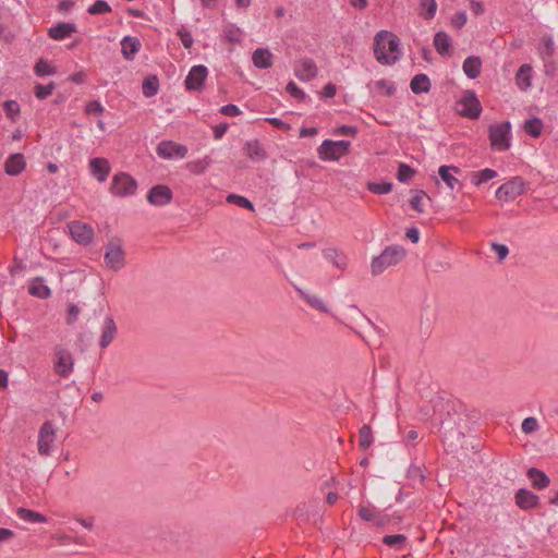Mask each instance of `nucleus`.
I'll use <instances>...</instances> for the list:
<instances>
[{"instance_id":"f257e3e1","label":"nucleus","mask_w":558,"mask_h":558,"mask_svg":"<svg viewBox=\"0 0 558 558\" xmlns=\"http://www.w3.org/2000/svg\"><path fill=\"white\" fill-rule=\"evenodd\" d=\"M373 50L376 60L383 65L395 64L402 56L399 37L387 29L375 35Z\"/></svg>"},{"instance_id":"f03ea898","label":"nucleus","mask_w":558,"mask_h":558,"mask_svg":"<svg viewBox=\"0 0 558 558\" xmlns=\"http://www.w3.org/2000/svg\"><path fill=\"white\" fill-rule=\"evenodd\" d=\"M407 255L401 245L387 246L380 255L373 257L371 269L374 276L383 274L388 267L399 264Z\"/></svg>"},{"instance_id":"7ed1b4c3","label":"nucleus","mask_w":558,"mask_h":558,"mask_svg":"<svg viewBox=\"0 0 558 558\" xmlns=\"http://www.w3.org/2000/svg\"><path fill=\"white\" fill-rule=\"evenodd\" d=\"M351 142L339 140H325L317 148V154L323 161H338L350 150Z\"/></svg>"},{"instance_id":"20e7f679","label":"nucleus","mask_w":558,"mask_h":558,"mask_svg":"<svg viewBox=\"0 0 558 558\" xmlns=\"http://www.w3.org/2000/svg\"><path fill=\"white\" fill-rule=\"evenodd\" d=\"M490 146L494 150L505 151L511 146V123L504 121L498 124H492L488 129Z\"/></svg>"},{"instance_id":"39448f33","label":"nucleus","mask_w":558,"mask_h":558,"mask_svg":"<svg viewBox=\"0 0 558 558\" xmlns=\"http://www.w3.org/2000/svg\"><path fill=\"white\" fill-rule=\"evenodd\" d=\"M137 189V182L125 172H119L113 175L110 192L114 196L126 197L133 195Z\"/></svg>"},{"instance_id":"423d86ee","label":"nucleus","mask_w":558,"mask_h":558,"mask_svg":"<svg viewBox=\"0 0 558 558\" xmlns=\"http://www.w3.org/2000/svg\"><path fill=\"white\" fill-rule=\"evenodd\" d=\"M525 191V182L521 177H514L509 181L501 184L495 195L496 198L504 202H509L515 199L518 196L522 195Z\"/></svg>"},{"instance_id":"0eeeda50","label":"nucleus","mask_w":558,"mask_h":558,"mask_svg":"<svg viewBox=\"0 0 558 558\" xmlns=\"http://www.w3.org/2000/svg\"><path fill=\"white\" fill-rule=\"evenodd\" d=\"M106 266L113 270H120L125 264V256L120 240L110 241L106 246L105 252Z\"/></svg>"},{"instance_id":"6e6552de","label":"nucleus","mask_w":558,"mask_h":558,"mask_svg":"<svg viewBox=\"0 0 558 558\" xmlns=\"http://www.w3.org/2000/svg\"><path fill=\"white\" fill-rule=\"evenodd\" d=\"M56 440V428L52 422L46 421L38 432V452L40 456H49L51 451V444Z\"/></svg>"},{"instance_id":"1a4fd4ad","label":"nucleus","mask_w":558,"mask_h":558,"mask_svg":"<svg viewBox=\"0 0 558 558\" xmlns=\"http://www.w3.org/2000/svg\"><path fill=\"white\" fill-rule=\"evenodd\" d=\"M460 105L463 109L460 111L462 117L469 119H478L482 112V105L474 90H465L463 93Z\"/></svg>"},{"instance_id":"9d476101","label":"nucleus","mask_w":558,"mask_h":558,"mask_svg":"<svg viewBox=\"0 0 558 558\" xmlns=\"http://www.w3.org/2000/svg\"><path fill=\"white\" fill-rule=\"evenodd\" d=\"M71 238L81 245H88L94 239V229L80 220L71 221L68 225Z\"/></svg>"},{"instance_id":"9b49d317","label":"nucleus","mask_w":558,"mask_h":558,"mask_svg":"<svg viewBox=\"0 0 558 558\" xmlns=\"http://www.w3.org/2000/svg\"><path fill=\"white\" fill-rule=\"evenodd\" d=\"M208 70L205 65L198 64L191 68L187 73L184 85L189 92H201L207 78Z\"/></svg>"},{"instance_id":"f8f14e48","label":"nucleus","mask_w":558,"mask_h":558,"mask_svg":"<svg viewBox=\"0 0 558 558\" xmlns=\"http://www.w3.org/2000/svg\"><path fill=\"white\" fill-rule=\"evenodd\" d=\"M156 153L163 159H183L187 155V147L173 141H161L156 148Z\"/></svg>"},{"instance_id":"ddd939ff","label":"nucleus","mask_w":558,"mask_h":558,"mask_svg":"<svg viewBox=\"0 0 558 558\" xmlns=\"http://www.w3.org/2000/svg\"><path fill=\"white\" fill-rule=\"evenodd\" d=\"M56 357H57V360L54 362L56 373L59 376L66 378L73 369V357H72L71 352L63 349L60 345H57L56 347Z\"/></svg>"},{"instance_id":"4468645a","label":"nucleus","mask_w":558,"mask_h":558,"mask_svg":"<svg viewBox=\"0 0 558 558\" xmlns=\"http://www.w3.org/2000/svg\"><path fill=\"white\" fill-rule=\"evenodd\" d=\"M318 69L311 58H301L295 62L294 75L303 82H308L317 76Z\"/></svg>"},{"instance_id":"2eb2a0df","label":"nucleus","mask_w":558,"mask_h":558,"mask_svg":"<svg viewBox=\"0 0 558 558\" xmlns=\"http://www.w3.org/2000/svg\"><path fill=\"white\" fill-rule=\"evenodd\" d=\"M173 198L171 189L163 184H157L150 187L147 193V201L155 206H165Z\"/></svg>"},{"instance_id":"dca6fc26","label":"nucleus","mask_w":558,"mask_h":558,"mask_svg":"<svg viewBox=\"0 0 558 558\" xmlns=\"http://www.w3.org/2000/svg\"><path fill=\"white\" fill-rule=\"evenodd\" d=\"M515 505L522 510L539 507V497L526 488H520L514 494Z\"/></svg>"},{"instance_id":"f3484780","label":"nucleus","mask_w":558,"mask_h":558,"mask_svg":"<svg viewBox=\"0 0 558 558\" xmlns=\"http://www.w3.org/2000/svg\"><path fill=\"white\" fill-rule=\"evenodd\" d=\"M89 171L98 182L102 183L107 180L111 171V166L108 159L102 157H95L89 160Z\"/></svg>"},{"instance_id":"a211bd4d","label":"nucleus","mask_w":558,"mask_h":558,"mask_svg":"<svg viewBox=\"0 0 558 558\" xmlns=\"http://www.w3.org/2000/svg\"><path fill=\"white\" fill-rule=\"evenodd\" d=\"M77 32L75 23L59 22L48 29V36L53 40H63Z\"/></svg>"},{"instance_id":"6ab92c4d","label":"nucleus","mask_w":558,"mask_h":558,"mask_svg":"<svg viewBox=\"0 0 558 558\" xmlns=\"http://www.w3.org/2000/svg\"><path fill=\"white\" fill-rule=\"evenodd\" d=\"M26 168V160L23 154H11L4 162V172L8 175L16 177Z\"/></svg>"},{"instance_id":"aec40b11","label":"nucleus","mask_w":558,"mask_h":558,"mask_svg":"<svg viewBox=\"0 0 558 558\" xmlns=\"http://www.w3.org/2000/svg\"><path fill=\"white\" fill-rule=\"evenodd\" d=\"M461 169L457 166H447L442 165L438 168V175L440 180L451 190L453 191L457 185H461L459 180L454 177L453 173H460Z\"/></svg>"},{"instance_id":"412c9836","label":"nucleus","mask_w":558,"mask_h":558,"mask_svg":"<svg viewBox=\"0 0 558 558\" xmlns=\"http://www.w3.org/2000/svg\"><path fill=\"white\" fill-rule=\"evenodd\" d=\"M117 335V325L111 316H107L101 327V336L99 340V347L101 349L107 348L114 339Z\"/></svg>"},{"instance_id":"4be33fe9","label":"nucleus","mask_w":558,"mask_h":558,"mask_svg":"<svg viewBox=\"0 0 558 558\" xmlns=\"http://www.w3.org/2000/svg\"><path fill=\"white\" fill-rule=\"evenodd\" d=\"M121 52L125 60L132 61L140 51L142 44L137 37L125 36L121 40Z\"/></svg>"},{"instance_id":"5701e85b","label":"nucleus","mask_w":558,"mask_h":558,"mask_svg":"<svg viewBox=\"0 0 558 558\" xmlns=\"http://www.w3.org/2000/svg\"><path fill=\"white\" fill-rule=\"evenodd\" d=\"M244 150L246 156L253 161H263L267 158L264 146L257 140L247 141Z\"/></svg>"},{"instance_id":"b1692460","label":"nucleus","mask_w":558,"mask_h":558,"mask_svg":"<svg viewBox=\"0 0 558 558\" xmlns=\"http://www.w3.org/2000/svg\"><path fill=\"white\" fill-rule=\"evenodd\" d=\"M462 69L464 74L471 78L475 80L480 76L482 71V60L478 56H470L464 59Z\"/></svg>"},{"instance_id":"393cba45","label":"nucleus","mask_w":558,"mask_h":558,"mask_svg":"<svg viewBox=\"0 0 558 558\" xmlns=\"http://www.w3.org/2000/svg\"><path fill=\"white\" fill-rule=\"evenodd\" d=\"M410 88L413 94L420 95V94H426L432 88V83L429 77L424 74L420 73L412 77L410 82Z\"/></svg>"},{"instance_id":"a878e982","label":"nucleus","mask_w":558,"mask_h":558,"mask_svg":"<svg viewBox=\"0 0 558 558\" xmlns=\"http://www.w3.org/2000/svg\"><path fill=\"white\" fill-rule=\"evenodd\" d=\"M323 255L340 270H344L348 266L347 256L336 247L324 250Z\"/></svg>"},{"instance_id":"bb28decb","label":"nucleus","mask_w":558,"mask_h":558,"mask_svg":"<svg viewBox=\"0 0 558 558\" xmlns=\"http://www.w3.org/2000/svg\"><path fill=\"white\" fill-rule=\"evenodd\" d=\"M253 64L258 69H269L272 65V53L267 48H257L252 56Z\"/></svg>"},{"instance_id":"cd10ccee","label":"nucleus","mask_w":558,"mask_h":558,"mask_svg":"<svg viewBox=\"0 0 558 558\" xmlns=\"http://www.w3.org/2000/svg\"><path fill=\"white\" fill-rule=\"evenodd\" d=\"M526 476L531 480L532 486L535 489H544L550 483L549 477L542 470L536 468H530L526 472Z\"/></svg>"},{"instance_id":"c85d7f7f","label":"nucleus","mask_w":558,"mask_h":558,"mask_svg":"<svg viewBox=\"0 0 558 558\" xmlns=\"http://www.w3.org/2000/svg\"><path fill=\"white\" fill-rule=\"evenodd\" d=\"M434 46L436 51L442 56H449L450 54V47H451V38L450 36L444 32L439 31L434 36Z\"/></svg>"},{"instance_id":"c756f323","label":"nucleus","mask_w":558,"mask_h":558,"mask_svg":"<svg viewBox=\"0 0 558 558\" xmlns=\"http://www.w3.org/2000/svg\"><path fill=\"white\" fill-rule=\"evenodd\" d=\"M532 66L527 63L522 64L515 73V82L521 90H526L532 84Z\"/></svg>"},{"instance_id":"7c9ffc66","label":"nucleus","mask_w":558,"mask_h":558,"mask_svg":"<svg viewBox=\"0 0 558 558\" xmlns=\"http://www.w3.org/2000/svg\"><path fill=\"white\" fill-rule=\"evenodd\" d=\"M28 293L40 299H47L51 295V290L44 283V278L36 277L28 287Z\"/></svg>"},{"instance_id":"2f4dec72","label":"nucleus","mask_w":558,"mask_h":558,"mask_svg":"<svg viewBox=\"0 0 558 558\" xmlns=\"http://www.w3.org/2000/svg\"><path fill=\"white\" fill-rule=\"evenodd\" d=\"M298 292H299L300 296L313 308H315L322 313L329 312L328 306L325 304L324 300L322 298H319L318 295L306 293V292L302 291L301 289H298Z\"/></svg>"},{"instance_id":"473e14b6","label":"nucleus","mask_w":558,"mask_h":558,"mask_svg":"<svg viewBox=\"0 0 558 558\" xmlns=\"http://www.w3.org/2000/svg\"><path fill=\"white\" fill-rule=\"evenodd\" d=\"M17 517L25 521L31 523H46L48 521V518L37 511L26 509V508H19L16 510Z\"/></svg>"},{"instance_id":"72a5a7b5","label":"nucleus","mask_w":558,"mask_h":558,"mask_svg":"<svg viewBox=\"0 0 558 558\" xmlns=\"http://www.w3.org/2000/svg\"><path fill=\"white\" fill-rule=\"evenodd\" d=\"M555 53V43L550 35H545L542 37V47L539 49V54L545 63L549 62Z\"/></svg>"},{"instance_id":"f704fd0d","label":"nucleus","mask_w":558,"mask_h":558,"mask_svg":"<svg viewBox=\"0 0 558 558\" xmlns=\"http://www.w3.org/2000/svg\"><path fill=\"white\" fill-rule=\"evenodd\" d=\"M143 95L146 98L155 96L159 90V78L157 75H149L144 78L142 85Z\"/></svg>"},{"instance_id":"c9c22d12","label":"nucleus","mask_w":558,"mask_h":558,"mask_svg":"<svg viewBox=\"0 0 558 558\" xmlns=\"http://www.w3.org/2000/svg\"><path fill=\"white\" fill-rule=\"evenodd\" d=\"M544 123L542 119L533 117L524 122L523 130L534 138H537L543 131Z\"/></svg>"},{"instance_id":"e433bc0d","label":"nucleus","mask_w":558,"mask_h":558,"mask_svg":"<svg viewBox=\"0 0 558 558\" xmlns=\"http://www.w3.org/2000/svg\"><path fill=\"white\" fill-rule=\"evenodd\" d=\"M374 442L372 427L364 424L359 430V446L362 450H367Z\"/></svg>"},{"instance_id":"4c0bfd02","label":"nucleus","mask_w":558,"mask_h":558,"mask_svg":"<svg viewBox=\"0 0 558 558\" xmlns=\"http://www.w3.org/2000/svg\"><path fill=\"white\" fill-rule=\"evenodd\" d=\"M407 539V536L403 534L385 535L383 537V544L396 550H403Z\"/></svg>"},{"instance_id":"58836bf2","label":"nucleus","mask_w":558,"mask_h":558,"mask_svg":"<svg viewBox=\"0 0 558 558\" xmlns=\"http://www.w3.org/2000/svg\"><path fill=\"white\" fill-rule=\"evenodd\" d=\"M34 72L37 76H49L54 75L57 73V69L46 60L39 59L34 66Z\"/></svg>"},{"instance_id":"ea45409f","label":"nucleus","mask_w":558,"mask_h":558,"mask_svg":"<svg viewBox=\"0 0 558 558\" xmlns=\"http://www.w3.org/2000/svg\"><path fill=\"white\" fill-rule=\"evenodd\" d=\"M375 88L378 93L391 97L396 94L397 87L396 84L386 78H381L375 82Z\"/></svg>"},{"instance_id":"a19ab883","label":"nucleus","mask_w":558,"mask_h":558,"mask_svg":"<svg viewBox=\"0 0 558 558\" xmlns=\"http://www.w3.org/2000/svg\"><path fill=\"white\" fill-rule=\"evenodd\" d=\"M366 187L373 194L383 195L389 194L393 189V184L391 182H368Z\"/></svg>"},{"instance_id":"79ce46f5","label":"nucleus","mask_w":558,"mask_h":558,"mask_svg":"<svg viewBox=\"0 0 558 558\" xmlns=\"http://www.w3.org/2000/svg\"><path fill=\"white\" fill-rule=\"evenodd\" d=\"M416 173L415 169L410 167L408 163L400 162L397 171V179L401 183L409 182L410 179Z\"/></svg>"},{"instance_id":"37998d69","label":"nucleus","mask_w":558,"mask_h":558,"mask_svg":"<svg viewBox=\"0 0 558 558\" xmlns=\"http://www.w3.org/2000/svg\"><path fill=\"white\" fill-rule=\"evenodd\" d=\"M87 12L90 15H101L111 12V7L106 0H96L92 5L88 7Z\"/></svg>"},{"instance_id":"c03bdc74","label":"nucleus","mask_w":558,"mask_h":558,"mask_svg":"<svg viewBox=\"0 0 558 558\" xmlns=\"http://www.w3.org/2000/svg\"><path fill=\"white\" fill-rule=\"evenodd\" d=\"M227 202L229 204H233V205H236L241 208H245V209H248V210H254V204L246 197L242 196V195H238V194H229L227 196Z\"/></svg>"},{"instance_id":"a18cd8bd","label":"nucleus","mask_w":558,"mask_h":558,"mask_svg":"<svg viewBox=\"0 0 558 558\" xmlns=\"http://www.w3.org/2000/svg\"><path fill=\"white\" fill-rule=\"evenodd\" d=\"M413 192H414V195L409 201L410 206L415 211L422 214V213H424V208L422 206V199L424 197H427L428 199H430V198L424 190H414Z\"/></svg>"},{"instance_id":"49530a36","label":"nucleus","mask_w":558,"mask_h":558,"mask_svg":"<svg viewBox=\"0 0 558 558\" xmlns=\"http://www.w3.org/2000/svg\"><path fill=\"white\" fill-rule=\"evenodd\" d=\"M240 33H241L240 27H238L236 25H234L232 23H228L223 27L225 38L230 43H240L241 41Z\"/></svg>"},{"instance_id":"de8ad7c7","label":"nucleus","mask_w":558,"mask_h":558,"mask_svg":"<svg viewBox=\"0 0 558 558\" xmlns=\"http://www.w3.org/2000/svg\"><path fill=\"white\" fill-rule=\"evenodd\" d=\"M2 107H3V110L7 114V117L9 119H11L12 121H15L16 117L19 116V113L21 111L19 102L16 100L9 99L2 104Z\"/></svg>"},{"instance_id":"09e8293b","label":"nucleus","mask_w":558,"mask_h":558,"mask_svg":"<svg viewBox=\"0 0 558 558\" xmlns=\"http://www.w3.org/2000/svg\"><path fill=\"white\" fill-rule=\"evenodd\" d=\"M407 476L413 483L423 484L425 481V474L420 465L411 464L408 469Z\"/></svg>"},{"instance_id":"8fccbe9b","label":"nucleus","mask_w":558,"mask_h":558,"mask_svg":"<svg viewBox=\"0 0 558 558\" xmlns=\"http://www.w3.org/2000/svg\"><path fill=\"white\" fill-rule=\"evenodd\" d=\"M54 88H56L54 82H50L47 85L37 84L35 86L34 94H35L36 98L43 100V99H46L48 96H50Z\"/></svg>"},{"instance_id":"3c124183","label":"nucleus","mask_w":558,"mask_h":558,"mask_svg":"<svg viewBox=\"0 0 558 558\" xmlns=\"http://www.w3.org/2000/svg\"><path fill=\"white\" fill-rule=\"evenodd\" d=\"M420 5L425 9V12L422 14L425 20L434 19L437 11L436 0H421Z\"/></svg>"},{"instance_id":"603ef678","label":"nucleus","mask_w":558,"mask_h":558,"mask_svg":"<svg viewBox=\"0 0 558 558\" xmlns=\"http://www.w3.org/2000/svg\"><path fill=\"white\" fill-rule=\"evenodd\" d=\"M209 165H210V158L208 156H206L204 159L198 160L196 162H191L187 166L192 173L201 174L206 171V169L209 167Z\"/></svg>"},{"instance_id":"864d4df0","label":"nucleus","mask_w":558,"mask_h":558,"mask_svg":"<svg viewBox=\"0 0 558 558\" xmlns=\"http://www.w3.org/2000/svg\"><path fill=\"white\" fill-rule=\"evenodd\" d=\"M177 35L180 37L182 45L185 48H191L193 46L194 39H193L192 33L187 28H185V27L179 28L177 32Z\"/></svg>"},{"instance_id":"5fc2aeb1","label":"nucleus","mask_w":558,"mask_h":558,"mask_svg":"<svg viewBox=\"0 0 558 558\" xmlns=\"http://www.w3.org/2000/svg\"><path fill=\"white\" fill-rule=\"evenodd\" d=\"M538 428L537 420L533 416H529L523 420L521 429L525 434H532Z\"/></svg>"},{"instance_id":"6e6d98bb","label":"nucleus","mask_w":558,"mask_h":558,"mask_svg":"<svg viewBox=\"0 0 558 558\" xmlns=\"http://www.w3.org/2000/svg\"><path fill=\"white\" fill-rule=\"evenodd\" d=\"M286 90L290 94L291 97L298 100H303L305 98V93L299 88V86L293 81L287 84Z\"/></svg>"},{"instance_id":"4d7b16f0","label":"nucleus","mask_w":558,"mask_h":558,"mask_svg":"<svg viewBox=\"0 0 558 558\" xmlns=\"http://www.w3.org/2000/svg\"><path fill=\"white\" fill-rule=\"evenodd\" d=\"M468 21V15L465 11H458L451 19V25L457 28L461 29Z\"/></svg>"},{"instance_id":"13d9d810","label":"nucleus","mask_w":558,"mask_h":558,"mask_svg":"<svg viewBox=\"0 0 558 558\" xmlns=\"http://www.w3.org/2000/svg\"><path fill=\"white\" fill-rule=\"evenodd\" d=\"M490 247L497 254L499 262H502L509 254V248L506 244L493 242Z\"/></svg>"},{"instance_id":"bf43d9fd","label":"nucleus","mask_w":558,"mask_h":558,"mask_svg":"<svg viewBox=\"0 0 558 558\" xmlns=\"http://www.w3.org/2000/svg\"><path fill=\"white\" fill-rule=\"evenodd\" d=\"M357 132H359L357 128L353 126V125H341L333 131V133L336 135L351 136V137H355Z\"/></svg>"},{"instance_id":"052dcab7","label":"nucleus","mask_w":558,"mask_h":558,"mask_svg":"<svg viewBox=\"0 0 558 558\" xmlns=\"http://www.w3.org/2000/svg\"><path fill=\"white\" fill-rule=\"evenodd\" d=\"M104 110L105 108L98 100H92L85 107L86 114H100Z\"/></svg>"},{"instance_id":"680f3d73","label":"nucleus","mask_w":558,"mask_h":558,"mask_svg":"<svg viewBox=\"0 0 558 558\" xmlns=\"http://www.w3.org/2000/svg\"><path fill=\"white\" fill-rule=\"evenodd\" d=\"M220 113L229 117H238L242 113L241 109L233 104L225 105L219 110Z\"/></svg>"},{"instance_id":"e2e57ef3","label":"nucleus","mask_w":558,"mask_h":558,"mask_svg":"<svg viewBox=\"0 0 558 558\" xmlns=\"http://www.w3.org/2000/svg\"><path fill=\"white\" fill-rule=\"evenodd\" d=\"M78 314H80V308L76 304L74 303H70L69 306H68V317H66V323L69 325H72L76 322L77 317H78Z\"/></svg>"},{"instance_id":"0e129e2a","label":"nucleus","mask_w":558,"mask_h":558,"mask_svg":"<svg viewBox=\"0 0 558 558\" xmlns=\"http://www.w3.org/2000/svg\"><path fill=\"white\" fill-rule=\"evenodd\" d=\"M228 129H229V124L227 122H222V123L213 125L214 137L216 140L222 138L223 135L226 134V132L228 131Z\"/></svg>"},{"instance_id":"69168bd1","label":"nucleus","mask_w":558,"mask_h":558,"mask_svg":"<svg viewBox=\"0 0 558 558\" xmlns=\"http://www.w3.org/2000/svg\"><path fill=\"white\" fill-rule=\"evenodd\" d=\"M359 515L364 521H373L375 518L374 509L361 506L359 509Z\"/></svg>"},{"instance_id":"338daca9","label":"nucleus","mask_w":558,"mask_h":558,"mask_svg":"<svg viewBox=\"0 0 558 558\" xmlns=\"http://www.w3.org/2000/svg\"><path fill=\"white\" fill-rule=\"evenodd\" d=\"M481 177L483 183L494 179L497 177V172L494 169L485 168L483 170L476 171Z\"/></svg>"},{"instance_id":"774afa93","label":"nucleus","mask_w":558,"mask_h":558,"mask_svg":"<svg viewBox=\"0 0 558 558\" xmlns=\"http://www.w3.org/2000/svg\"><path fill=\"white\" fill-rule=\"evenodd\" d=\"M337 93V87L333 83H328L324 86L320 95L325 98H332Z\"/></svg>"}]
</instances>
